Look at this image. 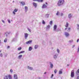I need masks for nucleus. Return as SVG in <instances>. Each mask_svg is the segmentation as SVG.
I'll use <instances>...</instances> for the list:
<instances>
[{
    "label": "nucleus",
    "mask_w": 79,
    "mask_h": 79,
    "mask_svg": "<svg viewBox=\"0 0 79 79\" xmlns=\"http://www.w3.org/2000/svg\"><path fill=\"white\" fill-rule=\"evenodd\" d=\"M64 3V0H59L57 3V5L58 6H60L61 5H63Z\"/></svg>",
    "instance_id": "nucleus-1"
},
{
    "label": "nucleus",
    "mask_w": 79,
    "mask_h": 79,
    "mask_svg": "<svg viewBox=\"0 0 79 79\" xmlns=\"http://www.w3.org/2000/svg\"><path fill=\"white\" fill-rule=\"evenodd\" d=\"M56 28H57V25H54L53 27V31L55 32H58V31H59V30H58V29H57Z\"/></svg>",
    "instance_id": "nucleus-2"
},
{
    "label": "nucleus",
    "mask_w": 79,
    "mask_h": 79,
    "mask_svg": "<svg viewBox=\"0 0 79 79\" xmlns=\"http://www.w3.org/2000/svg\"><path fill=\"white\" fill-rule=\"evenodd\" d=\"M74 71L72 70L71 72V77H74Z\"/></svg>",
    "instance_id": "nucleus-3"
},
{
    "label": "nucleus",
    "mask_w": 79,
    "mask_h": 79,
    "mask_svg": "<svg viewBox=\"0 0 79 79\" xmlns=\"http://www.w3.org/2000/svg\"><path fill=\"white\" fill-rule=\"evenodd\" d=\"M58 54L57 53L55 54L53 56V58L54 60H56V58H57V57H58Z\"/></svg>",
    "instance_id": "nucleus-4"
},
{
    "label": "nucleus",
    "mask_w": 79,
    "mask_h": 79,
    "mask_svg": "<svg viewBox=\"0 0 79 79\" xmlns=\"http://www.w3.org/2000/svg\"><path fill=\"white\" fill-rule=\"evenodd\" d=\"M18 11V9H15L14 10V11H13L12 13H13V15L14 16H15L16 15V13L15 12H17Z\"/></svg>",
    "instance_id": "nucleus-5"
},
{
    "label": "nucleus",
    "mask_w": 79,
    "mask_h": 79,
    "mask_svg": "<svg viewBox=\"0 0 79 79\" xmlns=\"http://www.w3.org/2000/svg\"><path fill=\"white\" fill-rule=\"evenodd\" d=\"M68 17L69 19L72 18V17H73V14L71 13L69 14L68 15Z\"/></svg>",
    "instance_id": "nucleus-6"
},
{
    "label": "nucleus",
    "mask_w": 79,
    "mask_h": 79,
    "mask_svg": "<svg viewBox=\"0 0 79 79\" xmlns=\"http://www.w3.org/2000/svg\"><path fill=\"white\" fill-rule=\"evenodd\" d=\"M32 42V40H31L26 42V44H31Z\"/></svg>",
    "instance_id": "nucleus-7"
},
{
    "label": "nucleus",
    "mask_w": 79,
    "mask_h": 79,
    "mask_svg": "<svg viewBox=\"0 0 79 79\" xmlns=\"http://www.w3.org/2000/svg\"><path fill=\"white\" fill-rule=\"evenodd\" d=\"M27 37H28V34L27 33H24V38L25 39H26L27 38Z\"/></svg>",
    "instance_id": "nucleus-8"
},
{
    "label": "nucleus",
    "mask_w": 79,
    "mask_h": 79,
    "mask_svg": "<svg viewBox=\"0 0 79 79\" xmlns=\"http://www.w3.org/2000/svg\"><path fill=\"white\" fill-rule=\"evenodd\" d=\"M65 35L67 37H69V33L67 32H65Z\"/></svg>",
    "instance_id": "nucleus-9"
},
{
    "label": "nucleus",
    "mask_w": 79,
    "mask_h": 79,
    "mask_svg": "<svg viewBox=\"0 0 79 79\" xmlns=\"http://www.w3.org/2000/svg\"><path fill=\"white\" fill-rule=\"evenodd\" d=\"M49 64L51 66V68H53V63L52 62H49Z\"/></svg>",
    "instance_id": "nucleus-10"
},
{
    "label": "nucleus",
    "mask_w": 79,
    "mask_h": 79,
    "mask_svg": "<svg viewBox=\"0 0 79 79\" xmlns=\"http://www.w3.org/2000/svg\"><path fill=\"white\" fill-rule=\"evenodd\" d=\"M63 69H60L59 72V74H61L63 73Z\"/></svg>",
    "instance_id": "nucleus-11"
},
{
    "label": "nucleus",
    "mask_w": 79,
    "mask_h": 79,
    "mask_svg": "<svg viewBox=\"0 0 79 79\" xmlns=\"http://www.w3.org/2000/svg\"><path fill=\"white\" fill-rule=\"evenodd\" d=\"M33 5L35 7H37V4L35 2H33Z\"/></svg>",
    "instance_id": "nucleus-12"
},
{
    "label": "nucleus",
    "mask_w": 79,
    "mask_h": 79,
    "mask_svg": "<svg viewBox=\"0 0 79 79\" xmlns=\"http://www.w3.org/2000/svg\"><path fill=\"white\" fill-rule=\"evenodd\" d=\"M27 68L29 69H30V70H32L33 69V68L32 67H31L29 66H28Z\"/></svg>",
    "instance_id": "nucleus-13"
},
{
    "label": "nucleus",
    "mask_w": 79,
    "mask_h": 79,
    "mask_svg": "<svg viewBox=\"0 0 79 79\" xmlns=\"http://www.w3.org/2000/svg\"><path fill=\"white\" fill-rule=\"evenodd\" d=\"M14 77L15 79H18V77L17 76V75H16V74L14 75Z\"/></svg>",
    "instance_id": "nucleus-14"
},
{
    "label": "nucleus",
    "mask_w": 79,
    "mask_h": 79,
    "mask_svg": "<svg viewBox=\"0 0 79 79\" xmlns=\"http://www.w3.org/2000/svg\"><path fill=\"white\" fill-rule=\"evenodd\" d=\"M47 6L45 5V4H44L42 7V8L44 9V8H47Z\"/></svg>",
    "instance_id": "nucleus-15"
},
{
    "label": "nucleus",
    "mask_w": 79,
    "mask_h": 79,
    "mask_svg": "<svg viewBox=\"0 0 79 79\" xmlns=\"http://www.w3.org/2000/svg\"><path fill=\"white\" fill-rule=\"evenodd\" d=\"M50 27V25H48V26H47V27L46 28V29L47 30H49Z\"/></svg>",
    "instance_id": "nucleus-16"
},
{
    "label": "nucleus",
    "mask_w": 79,
    "mask_h": 79,
    "mask_svg": "<svg viewBox=\"0 0 79 79\" xmlns=\"http://www.w3.org/2000/svg\"><path fill=\"white\" fill-rule=\"evenodd\" d=\"M25 12H27V10H28V8H27V7L25 6Z\"/></svg>",
    "instance_id": "nucleus-17"
},
{
    "label": "nucleus",
    "mask_w": 79,
    "mask_h": 79,
    "mask_svg": "<svg viewBox=\"0 0 79 79\" xmlns=\"http://www.w3.org/2000/svg\"><path fill=\"white\" fill-rule=\"evenodd\" d=\"M7 76V77L9 78V79H12V78L11 77V75H9Z\"/></svg>",
    "instance_id": "nucleus-18"
},
{
    "label": "nucleus",
    "mask_w": 79,
    "mask_h": 79,
    "mask_svg": "<svg viewBox=\"0 0 79 79\" xmlns=\"http://www.w3.org/2000/svg\"><path fill=\"white\" fill-rule=\"evenodd\" d=\"M39 45H35L34 47L35 49H37Z\"/></svg>",
    "instance_id": "nucleus-19"
},
{
    "label": "nucleus",
    "mask_w": 79,
    "mask_h": 79,
    "mask_svg": "<svg viewBox=\"0 0 79 79\" xmlns=\"http://www.w3.org/2000/svg\"><path fill=\"white\" fill-rule=\"evenodd\" d=\"M20 3L21 4H22L23 6V5H25V3L24 2H20Z\"/></svg>",
    "instance_id": "nucleus-20"
},
{
    "label": "nucleus",
    "mask_w": 79,
    "mask_h": 79,
    "mask_svg": "<svg viewBox=\"0 0 79 79\" xmlns=\"http://www.w3.org/2000/svg\"><path fill=\"white\" fill-rule=\"evenodd\" d=\"M49 14H46L45 15V18H48L49 17Z\"/></svg>",
    "instance_id": "nucleus-21"
},
{
    "label": "nucleus",
    "mask_w": 79,
    "mask_h": 79,
    "mask_svg": "<svg viewBox=\"0 0 79 79\" xmlns=\"http://www.w3.org/2000/svg\"><path fill=\"white\" fill-rule=\"evenodd\" d=\"M69 25V23L68 22H67L65 25L66 27H68Z\"/></svg>",
    "instance_id": "nucleus-22"
},
{
    "label": "nucleus",
    "mask_w": 79,
    "mask_h": 79,
    "mask_svg": "<svg viewBox=\"0 0 79 79\" xmlns=\"http://www.w3.org/2000/svg\"><path fill=\"white\" fill-rule=\"evenodd\" d=\"M60 15V12L59 11H57V13H56V15H57V16H59Z\"/></svg>",
    "instance_id": "nucleus-23"
},
{
    "label": "nucleus",
    "mask_w": 79,
    "mask_h": 79,
    "mask_svg": "<svg viewBox=\"0 0 79 79\" xmlns=\"http://www.w3.org/2000/svg\"><path fill=\"white\" fill-rule=\"evenodd\" d=\"M76 74H79V69L77 70V71H76Z\"/></svg>",
    "instance_id": "nucleus-24"
},
{
    "label": "nucleus",
    "mask_w": 79,
    "mask_h": 79,
    "mask_svg": "<svg viewBox=\"0 0 79 79\" xmlns=\"http://www.w3.org/2000/svg\"><path fill=\"white\" fill-rule=\"evenodd\" d=\"M32 47H30L29 48V51H31V50H32Z\"/></svg>",
    "instance_id": "nucleus-25"
},
{
    "label": "nucleus",
    "mask_w": 79,
    "mask_h": 79,
    "mask_svg": "<svg viewBox=\"0 0 79 79\" xmlns=\"http://www.w3.org/2000/svg\"><path fill=\"white\" fill-rule=\"evenodd\" d=\"M21 57H22V55H20L18 56V58L19 59H21Z\"/></svg>",
    "instance_id": "nucleus-26"
},
{
    "label": "nucleus",
    "mask_w": 79,
    "mask_h": 79,
    "mask_svg": "<svg viewBox=\"0 0 79 79\" xmlns=\"http://www.w3.org/2000/svg\"><path fill=\"white\" fill-rule=\"evenodd\" d=\"M38 2H43L44 1L43 0H38Z\"/></svg>",
    "instance_id": "nucleus-27"
},
{
    "label": "nucleus",
    "mask_w": 79,
    "mask_h": 79,
    "mask_svg": "<svg viewBox=\"0 0 79 79\" xmlns=\"http://www.w3.org/2000/svg\"><path fill=\"white\" fill-rule=\"evenodd\" d=\"M4 79H8V76H5L4 78Z\"/></svg>",
    "instance_id": "nucleus-28"
},
{
    "label": "nucleus",
    "mask_w": 79,
    "mask_h": 79,
    "mask_svg": "<svg viewBox=\"0 0 79 79\" xmlns=\"http://www.w3.org/2000/svg\"><path fill=\"white\" fill-rule=\"evenodd\" d=\"M24 51H21L19 53V54H21V53H24Z\"/></svg>",
    "instance_id": "nucleus-29"
},
{
    "label": "nucleus",
    "mask_w": 79,
    "mask_h": 79,
    "mask_svg": "<svg viewBox=\"0 0 79 79\" xmlns=\"http://www.w3.org/2000/svg\"><path fill=\"white\" fill-rule=\"evenodd\" d=\"M52 23H53V22H52V21H51L50 22H49L50 24L51 25V26L52 25Z\"/></svg>",
    "instance_id": "nucleus-30"
},
{
    "label": "nucleus",
    "mask_w": 79,
    "mask_h": 79,
    "mask_svg": "<svg viewBox=\"0 0 79 79\" xmlns=\"http://www.w3.org/2000/svg\"><path fill=\"white\" fill-rule=\"evenodd\" d=\"M57 51L58 53H60V50L59 49H57Z\"/></svg>",
    "instance_id": "nucleus-31"
},
{
    "label": "nucleus",
    "mask_w": 79,
    "mask_h": 79,
    "mask_svg": "<svg viewBox=\"0 0 79 79\" xmlns=\"http://www.w3.org/2000/svg\"><path fill=\"white\" fill-rule=\"evenodd\" d=\"M42 23L43 24H45V22L44 21V20H43L42 21Z\"/></svg>",
    "instance_id": "nucleus-32"
},
{
    "label": "nucleus",
    "mask_w": 79,
    "mask_h": 79,
    "mask_svg": "<svg viewBox=\"0 0 79 79\" xmlns=\"http://www.w3.org/2000/svg\"><path fill=\"white\" fill-rule=\"evenodd\" d=\"M4 42H7V38H6L4 40Z\"/></svg>",
    "instance_id": "nucleus-33"
},
{
    "label": "nucleus",
    "mask_w": 79,
    "mask_h": 79,
    "mask_svg": "<svg viewBox=\"0 0 79 79\" xmlns=\"http://www.w3.org/2000/svg\"><path fill=\"white\" fill-rule=\"evenodd\" d=\"M22 48L21 47H19L18 48V50H21Z\"/></svg>",
    "instance_id": "nucleus-34"
},
{
    "label": "nucleus",
    "mask_w": 79,
    "mask_h": 79,
    "mask_svg": "<svg viewBox=\"0 0 79 79\" xmlns=\"http://www.w3.org/2000/svg\"><path fill=\"white\" fill-rule=\"evenodd\" d=\"M57 73V70H56V69H55L54 71V73L55 74H56Z\"/></svg>",
    "instance_id": "nucleus-35"
},
{
    "label": "nucleus",
    "mask_w": 79,
    "mask_h": 79,
    "mask_svg": "<svg viewBox=\"0 0 79 79\" xmlns=\"http://www.w3.org/2000/svg\"><path fill=\"white\" fill-rule=\"evenodd\" d=\"M73 42V40H71L69 41V43H71V42Z\"/></svg>",
    "instance_id": "nucleus-36"
},
{
    "label": "nucleus",
    "mask_w": 79,
    "mask_h": 79,
    "mask_svg": "<svg viewBox=\"0 0 79 79\" xmlns=\"http://www.w3.org/2000/svg\"><path fill=\"white\" fill-rule=\"evenodd\" d=\"M17 40V39H15V38H14L13 40V41H16Z\"/></svg>",
    "instance_id": "nucleus-37"
},
{
    "label": "nucleus",
    "mask_w": 79,
    "mask_h": 79,
    "mask_svg": "<svg viewBox=\"0 0 79 79\" xmlns=\"http://www.w3.org/2000/svg\"><path fill=\"white\" fill-rule=\"evenodd\" d=\"M13 70H12V69H10V73H13Z\"/></svg>",
    "instance_id": "nucleus-38"
},
{
    "label": "nucleus",
    "mask_w": 79,
    "mask_h": 79,
    "mask_svg": "<svg viewBox=\"0 0 79 79\" xmlns=\"http://www.w3.org/2000/svg\"><path fill=\"white\" fill-rule=\"evenodd\" d=\"M53 76H54L53 74H52L51 77V78H53Z\"/></svg>",
    "instance_id": "nucleus-39"
},
{
    "label": "nucleus",
    "mask_w": 79,
    "mask_h": 79,
    "mask_svg": "<svg viewBox=\"0 0 79 79\" xmlns=\"http://www.w3.org/2000/svg\"><path fill=\"white\" fill-rule=\"evenodd\" d=\"M70 29H71V28H70V27H69V28H68V31H69Z\"/></svg>",
    "instance_id": "nucleus-40"
},
{
    "label": "nucleus",
    "mask_w": 79,
    "mask_h": 79,
    "mask_svg": "<svg viewBox=\"0 0 79 79\" xmlns=\"http://www.w3.org/2000/svg\"><path fill=\"white\" fill-rule=\"evenodd\" d=\"M0 56H1V57H2V56H3V54H2V53L0 54Z\"/></svg>",
    "instance_id": "nucleus-41"
},
{
    "label": "nucleus",
    "mask_w": 79,
    "mask_h": 79,
    "mask_svg": "<svg viewBox=\"0 0 79 79\" xmlns=\"http://www.w3.org/2000/svg\"><path fill=\"white\" fill-rule=\"evenodd\" d=\"M27 29L29 31V32H31V29H30L29 28H27Z\"/></svg>",
    "instance_id": "nucleus-42"
},
{
    "label": "nucleus",
    "mask_w": 79,
    "mask_h": 79,
    "mask_svg": "<svg viewBox=\"0 0 79 79\" xmlns=\"http://www.w3.org/2000/svg\"><path fill=\"white\" fill-rule=\"evenodd\" d=\"M7 21H8L9 23H10L11 22H10V20H7Z\"/></svg>",
    "instance_id": "nucleus-43"
},
{
    "label": "nucleus",
    "mask_w": 79,
    "mask_h": 79,
    "mask_svg": "<svg viewBox=\"0 0 79 79\" xmlns=\"http://www.w3.org/2000/svg\"><path fill=\"white\" fill-rule=\"evenodd\" d=\"M60 15L61 16H63V13H61L60 14Z\"/></svg>",
    "instance_id": "nucleus-44"
},
{
    "label": "nucleus",
    "mask_w": 79,
    "mask_h": 79,
    "mask_svg": "<svg viewBox=\"0 0 79 79\" xmlns=\"http://www.w3.org/2000/svg\"><path fill=\"white\" fill-rule=\"evenodd\" d=\"M2 23H5V21L3 20H2Z\"/></svg>",
    "instance_id": "nucleus-45"
},
{
    "label": "nucleus",
    "mask_w": 79,
    "mask_h": 79,
    "mask_svg": "<svg viewBox=\"0 0 79 79\" xmlns=\"http://www.w3.org/2000/svg\"><path fill=\"white\" fill-rule=\"evenodd\" d=\"M33 1L34 2L35 1H37V2H38V0H33Z\"/></svg>",
    "instance_id": "nucleus-46"
},
{
    "label": "nucleus",
    "mask_w": 79,
    "mask_h": 79,
    "mask_svg": "<svg viewBox=\"0 0 79 79\" xmlns=\"http://www.w3.org/2000/svg\"><path fill=\"white\" fill-rule=\"evenodd\" d=\"M77 79H79V76H78L77 77Z\"/></svg>",
    "instance_id": "nucleus-47"
},
{
    "label": "nucleus",
    "mask_w": 79,
    "mask_h": 79,
    "mask_svg": "<svg viewBox=\"0 0 79 79\" xmlns=\"http://www.w3.org/2000/svg\"><path fill=\"white\" fill-rule=\"evenodd\" d=\"M79 39H78L77 40V42H79Z\"/></svg>",
    "instance_id": "nucleus-48"
},
{
    "label": "nucleus",
    "mask_w": 79,
    "mask_h": 79,
    "mask_svg": "<svg viewBox=\"0 0 79 79\" xmlns=\"http://www.w3.org/2000/svg\"><path fill=\"white\" fill-rule=\"evenodd\" d=\"M75 47V45H73V47H72V48H74V47Z\"/></svg>",
    "instance_id": "nucleus-49"
},
{
    "label": "nucleus",
    "mask_w": 79,
    "mask_h": 79,
    "mask_svg": "<svg viewBox=\"0 0 79 79\" xmlns=\"http://www.w3.org/2000/svg\"><path fill=\"white\" fill-rule=\"evenodd\" d=\"M7 48H10V46H8Z\"/></svg>",
    "instance_id": "nucleus-50"
},
{
    "label": "nucleus",
    "mask_w": 79,
    "mask_h": 79,
    "mask_svg": "<svg viewBox=\"0 0 79 79\" xmlns=\"http://www.w3.org/2000/svg\"><path fill=\"white\" fill-rule=\"evenodd\" d=\"M68 29V28H65V30H66Z\"/></svg>",
    "instance_id": "nucleus-51"
},
{
    "label": "nucleus",
    "mask_w": 79,
    "mask_h": 79,
    "mask_svg": "<svg viewBox=\"0 0 79 79\" xmlns=\"http://www.w3.org/2000/svg\"><path fill=\"white\" fill-rule=\"evenodd\" d=\"M46 73H47V72H45L44 74H46Z\"/></svg>",
    "instance_id": "nucleus-52"
},
{
    "label": "nucleus",
    "mask_w": 79,
    "mask_h": 79,
    "mask_svg": "<svg viewBox=\"0 0 79 79\" xmlns=\"http://www.w3.org/2000/svg\"><path fill=\"white\" fill-rule=\"evenodd\" d=\"M6 37H7V36H8V35L6 34Z\"/></svg>",
    "instance_id": "nucleus-53"
},
{
    "label": "nucleus",
    "mask_w": 79,
    "mask_h": 79,
    "mask_svg": "<svg viewBox=\"0 0 79 79\" xmlns=\"http://www.w3.org/2000/svg\"><path fill=\"white\" fill-rule=\"evenodd\" d=\"M14 2H15V1H13V3H14Z\"/></svg>",
    "instance_id": "nucleus-54"
},
{
    "label": "nucleus",
    "mask_w": 79,
    "mask_h": 79,
    "mask_svg": "<svg viewBox=\"0 0 79 79\" xmlns=\"http://www.w3.org/2000/svg\"><path fill=\"white\" fill-rule=\"evenodd\" d=\"M46 5H47V2H46Z\"/></svg>",
    "instance_id": "nucleus-55"
},
{
    "label": "nucleus",
    "mask_w": 79,
    "mask_h": 79,
    "mask_svg": "<svg viewBox=\"0 0 79 79\" xmlns=\"http://www.w3.org/2000/svg\"><path fill=\"white\" fill-rule=\"evenodd\" d=\"M67 66H69V65L68 64V65H67Z\"/></svg>",
    "instance_id": "nucleus-56"
},
{
    "label": "nucleus",
    "mask_w": 79,
    "mask_h": 79,
    "mask_svg": "<svg viewBox=\"0 0 79 79\" xmlns=\"http://www.w3.org/2000/svg\"><path fill=\"white\" fill-rule=\"evenodd\" d=\"M1 52V51H0V53Z\"/></svg>",
    "instance_id": "nucleus-57"
},
{
    "label": "nucleus",
    "mask_w": 79,
    "mask_h": 79,
    "mask_svg": "<svg viewBox=\"0 0 79 79\" xmlns=\"http://www.w3.org/2000/svg\"><path fill=\"white\" fill-rule=\"evenodd\" d=\"M78 11H79V9H78Z\"/></svg>",
    "instance_id": "nucleus-58"
}]
</instances>
